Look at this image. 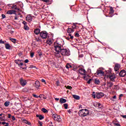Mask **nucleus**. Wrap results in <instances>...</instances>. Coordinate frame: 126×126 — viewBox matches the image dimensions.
Here are the masks:
<instances>
[{
	"instance_id": "1",
	"label": "nucleus",
	"mask_w": 126,
	"mask_h": 126,
	"mask_svg": "<svg viewBox=\"0 0 126 126\" xmlns=\"http://www.w3.org/2000/svg\"><path fill=\"white\" fill-rule=\"evenodd\" d=\"M54 50L56 52L54 53V56L57 57V58H61V51L63 50L62 49V45L59 43H55L54 44Z\"/></svg>"
},
{
	"instance_id": "2",
	"label": "nucleus",
	"mask_w": 126,
	"mask_h": 126,
	"mask_svg": "<svg viewBox=\"0 0 126 126\" xmlns=\"http://www.w3.org/2000/svg\"><path fill=\"white\" fill-rule=\"evenodd\" d=\"M75 29V26L68 28L66 30L67 33H68V36L70 37V39H71V40L73 39V34H72V33L74 32Z\"/></svg>"
},
{
	"instance_id": "3",
	"label": "nucleus",
	"mask_w": 126,
	"mask_h": 126,
	"mask_svg": "<svg viewBox=\"0 0 126 126\" xmlns=\"http://www.w3.org/2000/svg\"><path fill=\"white\" fill-rule=\"evenodd\" d=\"M79 116L83 118L89 115V111L88 109H81L78 112Z\"/></svg>"
},
{
	"instance_id": "4",
	"label": "nucleus",
	"mask_w": 126,
	"mask_h": 126,
	"mask_svg": "<svg viewBox=\"0 0 126 126\" xmlns=\"http://www.w3.org/2000/svg\"><path fill=\"white\" fill-rule=\"evenodd\" d=\"M21 62H22V60H15V63L18 64L19 65V66H22L23 65V67L22 66H21V68H22L23 69H26V68H27V66H26V64H24L23 65V63H21Z\"/></svg>"
},
{
	"instance_id": "5",
	"label": "nucleus",
	"mask_w": 126,
	"mask_h": 126,
	"mask_svg": "<svg viewBox=\"0 0 126 126\" xmlns=\"http://www.w3.org/2000/svg\"><path fill=\"white\" fill-rule=\"evenodd\" d=\"M60 54L62 56H70V51L69 50H67L66 49H62V50H61Z\"/></svg>"
},
{
	"instance_id": "6",
	"label": "nucleus",
	"mask_w": 126,
	"mask_h": 126,
	"mask_svg": "<svg viewBox=\"0 0 126 126\" xmlns=\"http://www.w3.org/2000/svg\"><path fill=\"white\" fill-rule=\"evenodd\" d=\"M52 118L54 119V121H56V122H58V123H60V122H62V119L61 118V116L55 114L52 115Z\"/></svg>"
},
{
	"instance_id": "7",
	"label": "nucleus",
	"mask_w": 126,
	"mask_h": 126,
	"mask_svg": "<svg viewBox=\"0 0 126 126\" xmlns=\"http://www.w3.org/2000/svg\"><path fill=\"white\" fill-rule=\"evenodd\" d=\"M104 74H105V72L102 71L101 70H97L96 72L95 73V75L97 76V77H99L100 76H104Z\"/></svg>"
},
{
	"instance_id": "8",
	"label": "nucleus",
	"mask_w": 126,
	"mask_h": 126,
	"mask_svg": "<svg viewBox=\"0 0 126 126\" xmlns=\"http://www.w3.org/2000/svg\"><path fill=\"white\" fill-rule=\"evenodd\" d=\"M40 36L42 39H47L48 37V32L45 31L41 32H40Z\"/></svg>"
},
{
	"instance_id": "9",
	"label": "nucleus",
	"mask_w": 126,
	"mask_h": 126,
	"mask_svg": "<svg viewBox=\"0 0 126 126\" xmlns=\"http://www.w3.org/2000/svg\"><path fill=\"white\" fill-rule=\"evenodd\" d=\"M104 94L103 93H96V97L97 99H100L102 98V97H104Z\"/></svg>"
},
{
	"instance_id": "10",
	"label": "nucleus",
	"mask_w": 126,
	"mask_h": 126,
	"mask_svg": "<svg viewBox=\"0 0 126 126\" xmlns=\"http://www.w3.org/2000/svg\"><path fill=\"white\" fill-rule=\"evenodd\" d=\"M20 83L22 86H25L26 84H27V82L26 80L23 79V78H21L20 81Z\"/></svg>"
},
{
	"instance_id": "11",
	"label": "nucleus",
	"mask_w": 126,
	"mask_h": 126,
	"mask_svg": "<svg viewBox=\"0 0 126 126\" xmlns=\"http://www.w3.org/2000/svg\"><path fill=\"white\" fill-rule=\"evenodd\" d=\"M79 73H80V74H82V75H85V74H86V71L85 70V69L82 68L79 69Z\"/></svg>"
},
{
	"instance_id": "12",
	"label": "nucleus",
	"mask_w": 126,
	"mask_h": 126,
	"mask_svg": "<svg viewBox=\"0 0 126 126\" xmlns=\"http://www.w3.org/2000/svg\"><path fill=\"white\" fill-rule=\"evenodd\" d=\"M108 76L111 81H115L116 76L114 74H109Z\"/></svg>"
},
{
	"instance_id": "13",
	"label": "nucleus",
	"mask_w": 126,
	"mask_h": 126,
	"mask_svg": "<svg viewBox=\"0 0 126 126\" xmlns=\"http://www.w3.org/2000/svg\"><path fill=\"white\" fill-rule=\"evenodd\" d=\"M126 70H122L120 71L119 73V75L121 77H124V76H126Z\"/></svg>"
},
{
	"instance_id": "14",
	"label": "nucleus",
	"mask_w": 126,
	"mask_h": 126,
	"mask_svg": "<svg viewBox=\"0 0 126 126\" xmlns=\"http://www.w3.org/2000/svg\"><path fill=\"white\" fill-rule=\"evenodd\" d=\"M120 67H121V65L119 64H116L114 67V70L117 72V73H119V70L120 69Z\"/></svg>"
},
{
	"instance_id": "15",
	"label": "nucleus",
	"mask_w": 126,
	"mask_h": 126,
	"mask_svg": "<svg viewBox=\"0 0 126 126\" xmlns=\"http://www.w3.org/2000/svg\"><path fill=\"white\" fill-rule=\"evenodd\" d=\"M26 19L27 21H28L29 22H31V21H32V19H33V18H32V16H31V15H28L26 17Z\"/></svg>"
},
{
	"instance_id": "16",
	"label": "nucleus",
	"mask_w": 126,
	"mask_h": 126,
	"mask_svg": "<svg viewBox=\"0 0 126 126\" xmlns=\"http://www.w3.org/2000/svg\"><path fill=\"white\" fill-rule=\"evenodd\" d=\"M41 86V84H40V82L39 81H36L34 83V87H36V88H39Z\"/></svg>"
},
{
	"instance_id": "17",
	"label": "nucleus",
	"mask_w": 126,
	"mask_h": 126,
	"mask_svg": "<svg viewBox=\"0 0 126 126\" xmlns=\"http://www.w3.org/2000/svg\"><path fill=\"white\" fill-rule=\"evenodd\" d=\"M114 85V84L112 82H108L107 83V89H109V88H111L113 87Z\"/></svg>"
},
{
	"instance_id": "18",
	"label": "nucleus",
	"mask_w": 126,
	"mask_h": 126,
	"mask_svg": "<svg viewBox=\"0 0 126 126\" xmlns=\"http://www.w3.org/2000/svg\"><path fill=\"white\" fill-rule=\"evenodd\" d=\"M16 12L15 10H9L7 12V14H15Z\"/></svg>"
},
{
	"instance_id": "19",
	"label": "nucleus",
	"mask_w": 126,
	"mask_h": 126,
	"mask_svg": "<svg viewBox=\"0 0 126 126\" xmlns=\"http://www.w3.org/2000/svg\"><path fill=\"white\" fill-rule=\"evenodd\" d=\"M72 96H73V98H74V99H75V100H79L80 99V96L76 94H73Z\"/></svg>"
},
{
	"instance_id": "20",
	"label": "nucleus",
	"mask_w": 126,
	"mask_h": 126,
	"mask_svg": "<svg viewBox=\"0 0 126 126\" xmlns=\"http://www.w3.org/2000/svg\"><path fill=\"white\" fill-rule=\"evenodd\" d=\"M22 122L25 124H27V125H28L29 126H31V123L28 122V121L26 120V119H23Z\"/></svg>"
},
{
	"instance_id": "21",
	"label": "nucleus",
	"mask_w": 126,
	"mask_h": 126,
	"mask_svg": "<svg viewBox=\"0 0 126 126\" xmlns=\"http://www.w3.org/2000/svg\"><path fill=\"white\" fill-rule=\"evenodd\" d=\"M11 8H12V9H15L18 10V11H20V9L17 8V5H13Z\"/></svg>"
},
{
	"instance_id": "22",
	"label": "nucleus",
	"mask_w": 126,
	"mask_h": 126,
	"mask_svg": "<svg viewBox=\"0 0 126 126\" xmlns=\"http://www.w3.org/2000/svg\"><path fill=\"white\" fill-rule=\"evenodd\" d=\"M60 102L61 104H63V103H65L66 102V99L61 98H60Z\"/></svg>"
},
{
	"instance_id": "23",
	"label": "nucleus",
	"mask_w": 126,
	"mask_h": 126,
	"mask_svg": "<svg viewBox=\"0 0 126 126\" xmlns=\"http://www.w3.org/2000/svg\"><path fill=\"white\" fill-rule=\"evenodd\" d=\"M32 96L33 97H34V98H42V97H43V96H44V94H40L39 96H38L35 94H33Z\"/></svg>"
},
{
	"instance_id": "24",
	"label": "nucleus",
	"mask_w": 126,
	"mask_h": 126,
	"mask_svg": "<svg viewBox=\"0 0 126 126\" xmlns=\"http://www.w3.org/2000/svg\"><path fill=\"white\" fill-rule=\"evenodd\" d=\"M40 29H36L34 30V32L36 34V35H38L40 33Z\"/></svg>"
},
{
	"instance_id": "25",
	"label": "nucleus",
	"mask_w": 126,
	"mask_h": 126,
	"mask_svg": "<svg viewBox=\"0 0 126 126\" xmlns=\"http://www.w3.org/2000/svg\"><path fill=\"white\" fill-rule=\"evenodd\" d=\"M94 83L96 85H99V84H100V80L98 79H94Z\"/></svg>"
},
{
	"instance_id": "26",
	"label": "nucleus",
	"mask_w": 126,
	"mask_h": 126,
	"mask_svg": "<svg viewBox=\"0 0 126 126\" xmlns=\"http://www.w3.org/2000/svg\"><path fill=\"white\" fill-rule=\"evenodd\" d=\"M46 43L48 45H52V44H53V42L52 41V39H47L46 41Z\"/></svg>"
},
{
	"instance_id": "27",
	"label": "nucleus",
	"mask_w": 126,
	"mask_h": 126,
	"mask_svg": "<svg viewBox=\"0 0 126 126\" xmlns=\"http://www.w3.org/2000/svg\"><path fill=\"white\" fill-rule=\"evenodd\" d=\"M5 47L7 50H10V45L8 43L5 45Z\"/></svg>"
},
{
	"instance_id": "28",
	"label": "nucleus",
	"mask_w": 126,
	"mask_h": 126,
	"mask_svg": "<svg viewBox=\"0 0 126 126\" xmlns=\"http://www.w3.org/2000/svg\"><path fill=\"white\" fill-rule=\"evenodd\" d=\"M35 41H36V42H42V40L41 39V38L39 37L35 38Z\"/></svg>"
},
{
	"instance_id": "29",
	"label": "nucleus",
	"mask_w": 126,
	"mask_h": 126,
	"mask_svg": "<svg viewBox=\"0 0 126 126\" xmlns=\"http://www.w3.org/2000/svg\"><path fill=\"white\" fill-rule=\"evenodd\" d=\"M36 117H37V118H39V119L40 120H43V119H44V117H43V116H42V115H36Z\"/></svg>"
},
{
	"instance_id": "30",
	"label": "nucleus",
	"mask_w": 126,
	"mask_h": 126,
	"mask_svg": "<svg viewBox=\"0 0 126 126\" xmlns=\"http://www.w3.org/2000/svg\"><path fill=\"white\" fill-rule=\"evenodd\" d=\"M113 124L115 125V126H121V124L116 123V121H113Z\"/></svg>"
},
{
	"instance_id": "31",
	"label": "nucleus",
	"mask_w": 126,
	"mask_h": 126,
	"mask_svg": "<svg viewBox=\"0 0 126 126\" xmlns=\"http://www.w3.org/2000/svg\"><path fill=\"white\" fill-rule=\"evenodd\" d=\"M41 111L43 113H48V110H46L45 108H42Z\"/></svg>"
},
{
	"instance_id": "32",
	"label": "nucleus",
	"mask_w": 126,
	"mask_h": 126,
	"mask_svg": "<svg viewBox=\"0 0 126 126\" xmlns=\"http://www.w3.org/2000/svg\"><path fill=\"white\" fill-rule=\"evenodd\" d=\"M24 29L25 30H29V27H28V26L27 25H26L24 26Z\"/></svg>"
},
{
	"instance_id": "33",
	"label": "nucleus",
	"mask_w": 126,
	"mask_h": 126,
	"mask_svg": "<svg viewBox=\"0 0 126 126\" xmlns=\"http://www.w3.org/2000/svg\"><path fill=\"white\" fill-rule=\"evenodd\" d=\"M66 67L67 68H70L72 67V66H71V65L69 64V63H67L66 65Z\"/></svg>"
},
{
	"instance_id": "34",
	"label": "nucleus",
	"mask_w": 126,
	"mask_h": 126,
	"mask_svg": "<svg viewBox=\"0 0 126 126\" xmlns=\"http://www.w3.org/2000/svg\"><path fill=\"white\" fill-rule=\"evenodd\" d=\"M65 87L66 88V89H69V90H71V89L72 88V87L70 86H65Z\"/></svg>"
},
{
	"instance_id": "35",
	"label": "nucleus",
	"mask_w": 126,
	"mask_h": 126,
	"mask_svg": "<svg viewBox=\"0 0 126 126\" xmlns=\"http://www.w3.org/2000/svg\"><path fill=\"white\" fill-rule=\"evenodd\" d=\"M4 106L5 107H7L8 106H9V102H7V101H6L5 103H4Z\"/></svg>"
},
{
	"instance_id": "36",
	"label": "nucleus",
	"mask_w": 126,
	"mask_h": 126,
	"mask_svg": "<svg viewBox=\"0 0 126 126\" xmlns=\"http://www.w3.org/2000/svg\"><path fill=\"white\" fill-rule=\"evenodd\" d=\"M10 40L11 41V42H13V43H15L16 42V39L14 38H11Z\"/></svg>"
},
{
	"instance_id": "37",
	"label": "nucleus",
	"mask_w": 126,
	"mask_h": 126,
	"mask_svg": "<svg viewBox=\"0 0 126 126\" xmlns=\"http://www.w3.org/2000/svg\"><path fill=\"white\" fill-rule=\"evenodd\" d=\"M64 109H67V107H68V105L67 104V103H64Z\"/></svg>"
},
{
	"instance_id": "38",
	"label": "nucleus",
	"mask_w": 126,
	"mask_h": 126,
	"mask_svg": "<svg viewBox=\"0 0 126 126\" xmlns=\"http://www.w3.org/2000/svg\"><path fill=\"white\" fill-rule=\"evenodd\" d=\"M41 82L44 83V84H47V83L46 82V80H45L43 79H41Z\"/></svg>"
},
{
	"instance_id": "39",
	"label": "nucleus",
	"mask_w": 126,
	"mask_h": 126,
	"mask_svg": "<svg viewBox=\"0 0 126 126\" xmlns=\"http://www.w3.org/2000/svg\"><path fill=\"white\" fill-rule=\"evenodd\" d=\"M1 17H2V19H3L4 18H5L6 17L5 16V15L2 14H1Z\"/></svg>"
},
{
	"instance_id": "40",
	"label": "nucleus",
	"mask_w": 126,
	"mask_h": 126,
	"mask_svg": "<svg viewBox=\"0 0 126 126\" xmlns=\"http://www.w3.org/2000/svg\"><path fill=\"white\" fill-rule=\"evenodd\" d=\"M97 108H101V103H97L96 104Z\"/></svg>"
},
{
	"instance_id": "41",
	"label": "nucleus",
	"mask_w": 126,
	"mask_h": 126,
	"mask_svg": "<svg viewBox=\"0 0 126 126\" xmlns=\"http://www.w3.org/2000/svg\"><path fill=\"white\" fill-rule=\"evenodd\" d=\"M75 37H79V33H78V32L75 33Z\"/></svg>"
},
{
	"instance_id": "42",
	"label": "nucleus",
	"mask_w": 126,
	"mask_h": 126,
	"mask_svg": "<svg viewBox=\"0 0 126 126\" xmlns=\"http://www.w3.org/2000/svg\"><path fill=\"white\" fill-rule=\"evenodd\" d=\"M34 52H32L31 53V58H33V57H34Z\"/></svg>"
},
{
	"instance_id": "43",
	"label": "nucleus",
	"mask_w": 126,
	"mask_h": 126,
	"mask_svg": "<svg viewBox=\"0 0 126 126\" xmlns=\"http://www.w3.org/2000/svg\"><path fill=\"white\" fill-rule=\"evenodd\" d=\"M56 85H57V86H60V81H57L56 82Z\"/></svg>"
},
{
	"instance_id": "44",
	"label": "nucleus",
	"mask_w": 126,
	"mask_h": 126,
	"mask_svg": "<svg viewBox=\"0 0 126 126\" xmlns=\"http://www.w3.org/2000/svg\"><path fill=\"white\" fill-rule=\"evenodd\" d=\"M22 23H23V24H24V26L27 25V23L25 21H23Z\"/></svg>"
},
{
	"instance_id": "45",
	"label": "nucleus",
	"mask_w": 126,
	"mask_h": 126,
	"mask_svg": "<svg viewBox=\"0 0 126 126\" xmlns=\"http://www.w3.org/2000/svg\"><path fill=\"white\" fill-rule=\"evenodd\" d=\"M37 54L38 56H42V55H43V53H42V52H40L39 51H38Z\"/></svg>"
},
{
	"instance_id": "46",
	"label": "nucleus",
	"mask_w": 126,
	"mask_h": 126,
	"mask_svg": "<svg viewBox=\"0 0 126 126\" xmlns=\"http://www.w3.org/2000/svg\"><path fill=\"white\" fill-rule=\"evenodd\" d=\"M38 124H39L40 126H43V123H42V122H40V121L38 122Z\"/></svg>"
},
{
	"instance_id": "47",
	"label": "nucleus",
	"mask_w": 126,
	"mask_h": 126,
	"mask_svg": "<svg viewBox=\"0 0 126 126\" xmlns=\"http://www.w3.org/2000/svg\"><path fill=\"white\" fill-rule=\"evenodd\" d=\"M25 63H29V60H28V59L25 60Z\"/></svg>"
},
{
	"instance_id": "48",
	"label": "nucleus",
	"mask_w": 126,
	"mask_h": 126,
	"mask_svg": "<svg viewBox=\"0 0 126 126\" xmlns=\"http://www.w3.org/2000/svg\"><path fill=\"white\" fill-rule=\"evenodd\" d=\"M87 77H88V76H85L84 77V79L85 80H87V79H88Z\"/></svg>"
},
{
	"instance_id": "49",
	"label": "nucleus",
	"mask_w": 126,
	"mask_h": 126,
	"mask_svg": "<svg viewBox=\"0 0 126 126\" xmlns=\"http://www.w3.org/2000/svg\"><path fill=\"white\" fill-rule=\"evenodd\" d=\"M91 80H92V79H90L89 80V81H88V83L89 84H90V83H91Z\"/></svg>"
},
{
	"instance_id": "50",
	"label": "nucleus",
	"mask_w": 126,
	"mask_h": 126,
	"mask_svg": "<svg viewBox=\"0 0 126 126\" xmlns=\"http://www.w3.org/2000/svg\"><path fill=\"white\" fill-rule=\"evenodd\" d=\"M0 44H4V41H2V40H0Z\"/></svg>"
},
{
	"instance_id": "51",
	"label": "nucleus",
	"mask_w": 126,
	"mask_h": 126,
	"mask_svg": "<svg viewBox=\"0 0 126 126\" xmlns=\"http://www.w3.org/2000/svg\"><path fill=\"white\" fill-rule=\"evenodd\" d=\"M12 120H13V121H15V117L14 116H12Z\"/></svg>"
},
{
	"instance_id": "52",
	"label": "nucleus",
	"mask_w": 126,
	"mask_h": 126,
	"mask_svg": "<svg viewBox=\"0 0 126 126\" xmlns=\"http://www.w3.org/2000/svg\"><path fill=\"white\" fill-rule=\"evenodd\" d=\"M42 1L44 2H49V0H42Z\"/></svg>"
},
{
	"instance_id": "53",
	"label": "nucleus",
	"mask_w": 126,
	"mask_h": 126,
	"mask_svg": "<svg viewBox=\"0 0 126 126\" xmlns=\"http://www.w3.org/2000/svg\"><path fill=\"white\" fill-rule=\"evenodd\" d=\"M92 97L94 98H96V94H92Z\"/></svg>"
},
{
	"instance_id": "54",
	"label": "nucleus",
	"mask_w": 126,
	"mask_h": 126,
	"mask_svg": "<svg viewBox=\"0 0 126 126\" xmlns=\"http://www.w3.org/2000/svg\"><path fill=\"white\" fill-rule=\"evenodd\" d=\"M8 118L9 119H10V118H11V114H8Z\"/></svg>"
},
{
	"instance_id": "55",
	"label": "nucleus",
	"mask_w": 126,
	"mask_h": 126,
	"mask_svg": "<svg viewBox=\"0 0 126 126\" xmlns=\"http://www.w3.org/2000/svg\"><path fill=\"white\" fill-rule=\"evenodd\" d=\"M122 117L123 119H126V115H122Z\"/></svg>"
},
{
	"instance_id": "56",
	"label": "nucleus",
	"mask_w": 126,
	"mask_h": 126,
	"mask_svg": "<svg viewBox=\"0 0 126 126\" xmlns=\"http://www.w3.org/2000/svg\"><path fill=\"white\" fill-rule=\"evenodd\" d=\"M41 98H43V99H47V97H46V96H45V95H44V96H41Z\"/></svg>"
},
{
	"instance_id": "57",
	"label": "nucleus",
	"mask_w": 126,
	"mask_h": 126,
	"mask_svg": "<svg viewBox=\"0 0 126 126\" xmlns=\"http://www.w3.org/2000/svg\"><path fill=\"white\" fill-rule=\"evenodd\" d=\"M67 112H68V113H69V114H70V113H71V111L70 109L67 110Z\"/></svg>"
},
{
	"instance_id": "58",
	"label": "nucleus",
	"mask_w": 126,
	"mask_h": 126,
	"mask_svg": "<svg viewBox=\"0 0 126 126\" xmlns=\"http://www.w3.org/2000/svg\"><path fill=\"white\" fill-rule=\"evenodd\" d=\"M55 100H56V101H59V100H60V98H55Z\"/></svg>"
},
{
	"instance_id": "59",
	"label": "nucleus",
	"mask_w": 126,
	"mask_h": 126,
	"mask_svg": "<svg viewBox=\"0 0 126 126\" xmlns=\"http://www.w3.org/2000/svg\"><path fill=\"white\" fill-rule=\"evenodd\" d=\"M33 67H34L33 66V65H30V68H33Z\"/></svg>"
},
{
	"instance_id": "60",
	"label": "nucleus",
	"mask_w": 126,
	"mask_h": 126,
	"mask_svg": "<svg viewBox=\"0 0 126 126\" xmlns=\"http://www.w3.org/2000/svg\"><path fill=\"white\" fill-rule=\"evenodd\" d=\"M113 99H116L117 98V96L116 95H114L113 96Z\"/></svg>"
},
{
	"instance_id": "61",
	"label": "nucleus",
	"mask_w": 126,
	"mask_h": 126,
	"mask_svg": "<svg viewBox=\"0 0 126 126\" xmlns=\"http://www.w3.org/2000/svg\"><path fill=\"white\" fill-rule=\"evenodd\" d=\"M14 19H15V20H17L18 19V18H17V17H15Z\"/></svg>"
},
{
	"instance_id": "62",
	"label": "nucleus",
	"mask_w": 126,
	"mask_h": 126,
	"mask_svg": "<svg viewBox=\"0 0 126 126\" xmlns=\"http://www.w3.org/2000/svg\"><path fill=\"white\" fill-rule=\"evenodd\" d=\"M2 125H6V123L5 122H2Z\"/></svg>"
},
{
	"instance_id": "63",
	"label": "nucleus",
	"mask_w": 126,
	"mask_h": 126,
	"mask_svg": "<svg viewBox=\"0 0 126 126\" xmlns=\"http://www.w3.org/2000/svg\"><path fill=\"white\" fill-rule=\"evenodd\" d=\"M123 96H124V95L123 94H121L119 95L120 97H123Z\"/></svg>"
},
{
	"instance_id": "64",
	"label": "nucleus",
	"mask_w": 126,
	"mask_h": 126,
	"mask_svg": "<svg viewBox=\"0 0 126 126\" xmlns=\"http://www.w3.org/2000/svg\"><path fill=\"white\" fill-rule=\"evenodd\" d=\"M8 125H9V124L7 123L6 124V125H5L4 126H8Z\"/></svg>"
}]
</instances>
